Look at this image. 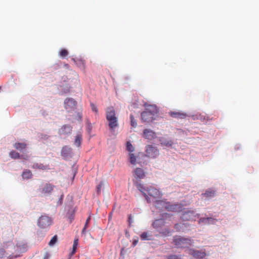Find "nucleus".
Masks as SVG:
<instances>
[{
    "mask_svg": "<svg viewBox=\"0 0 259 259\" xmlns=\"http://www.w3.org/2000/svg\"><path fill=\"white\" fill-rule=\"evenodd\" d=\"M137 189L142 193L145 197L147 203L152 202V200H156L161 198L162 194L159 190L152 187H145L139 182H136Z\"/></svg>",
    "mask_w": 259,
    "mask_h": 259,
    "instance_id": "f257e3e1",
    "label": "nucleus"
},
{
    "mask_svg": "<svg viewBox=\"0 0 259 259\" xmlns=\"http://www.w3.org/2000/svg\"><path fill=\"white\" fill-rule=\"evenodd\" d=\"M145 110L141 114L143 122H150L155 119L158 109L155 105L145 104Z\"/></svg>",
    "mask_w": 259,
    "mask_h": 259,
    "instance_id": "f03ea898",
    "label": "nucleus"
},
{
    "mask_svg": "<svg viewBox=\"0 0 259 259\" xmlns=\"http://www.w3.org/2000/svg\"><path fill=\"white\" fill-rule=\"evenodd\" d=\"M2 248L6 253L7 257L10 259L18 257V254H15V245L11 240L4 241L2 244Z\"/></svg>",
    "mask_w": 259,
    "mask_h": 259,
    "instance_id": "7ed1b4c3",
    "label": "nucleus"
},
{
    "mask_svg": "<svg viewBox=\"0 0 259 259\" xmlns=\"http://www.w3.org/2000/svg\"><path fill=\"white\" fill-rule=\"evenodd\" d=\"M173 242L177 248H189L193 245V241L190 238L181 236L174 237Z\"/></svg>",
    "mask_w": 259,
    "mask_h": 259,
    "instance_id": "20e7f679",
    "label": "nucleus"
},
{
    "mask_svg": "<svg viewBox=\"0 0 259 259\" xmlns=\"http://www.w3.org/2000/svg\"><path fill=\"white\" fill-rule=\"evenodd\" d=\"M106 119L109 122V126L111 130H114L118 126L117 117L112 107L108 108L106 112Z\"/></svg>",
    "mask_w": 259,
    "mask_h": 259,
    "instance_id": "39448f33",
    "label": "nucleus"
},
{
    "mask_svg": "<svg viewBox=\"0 0 259 259\" xmlns=\"http://www.w3.org/2000/svg\"><path fill=\"white\" fill-rule=\"evenodd\" d=\"M200 214L197 213L196 209H187L182 211L181 219L184 221H195Z\"/></svg>",
    "mask_w": 259,
    "mask_h": 259,
    "instance_id": "423d86ee",
    "label": "nucleus"
},
{
    "mask_svg": "<svg viewBox=\"0 0 259 259\" xmlns=\"http://www.w3.org/2000/svg\"><path fill=\"white\" fill-rule=\"evenodd\" d=\"M146 156L150 158H156L159 155L158 149L155 146L148 145L145 147Z\"/></svg>",
    "mask_w": 259,
    "mask_h": 259,
    "instance_id": "0eeeda50",
    "label": "nucleus"
},
{
    "mask_svg": "<svg viewBox=\"0 0 259 259\" xmlns=\"http://www.w3.org/2000/svg\"><path fill=\"white\" fill-rule=\"evenodd\" d=\"M52 223L51 218L47 215H42L39 218L37 221V225L40 228L45 229L50 227Z\"/></svg>",
    "mask_w": 259,
    "mask_h": 259,
    "instance_id": "6e6552de",
    "label": "nucleus"
},
{
    "mask_svg": "<svg viewBox=\"0 0 259 259\" xmlns=\"http://www.w3.org/2000/svg\"><path fill=\"white\" fill-rule=\"evenodd\" d=\"M64 107L67 112H70L76 109L77 102L72 98H66L64 102Z\"/></svg>",
    "mask_w": 259,
    "mask_h": 259,
    "instance_id": "1a4fd4ad",
    "label": "nucleus"
},
{
    "mask_svg": "<svg viewBox=\"0 0 259 259\" xmlns=\"http://www.w3.org/2000/svg\"><path fill=\"white\" fill-rule=\"evenodd\" d=\"M27 250V244L24 241H19L15 245V254H18V257L20 254L26 252Z\"/></svg>",
    "mask_w": 259,
    "mask_h": 259,
    "instance_id": "9d476101",
    "label": "nucleus"
},
{
    "mask_svg": "<svg viewBox=\"0 0 259 259\" xmlns=\"http://www.w3.org/2000/svg\"><path fill=\"white\" fill-rule=\"evenodd\" d=\"M158 141L162 146L172 148L174 144V140L170 138L161 137L158 138Z\"/></svg>",
    "mask_w": 259,
    "mask_h": 259,
    "instance_id": "9b49d317",
    "label": "nucleus"
},
{
    "mask_svg": "<svg viewBox=\"0 0 259 259\" xmlns=\"http://www.w3.org/2000/svg\"><path fill=\"white\" fill-rule=\"evenodd\" d=\"M61 154L65 160L69 159L73 156L72 149L68 146H65L62 148Z\"/></svg>",
    "mask_w": 259,
    "mask_h": 259,
    "instance_id": "f8f14e48",
    "label": "nucleus"
},
{
    "mask_svg": "<svg viewBox=\"0 0 259 259\" xmlns=\"http://www.w3.org/2000/svg\"><path fill=\"white\" fill-rule=\"evenodd\" d=\"M152 202L154 203L155 208L159 211L165 210L167 201L164 200H152Z\"/></svg>",
    "mask_w": 259,
    "mask_h": 259,
    "instance_id": "ddd939ff",
    "label": "nucleus"
},
{
    "mask_svg": "<svg viewBox=\"0 0 259 259\" xmlns=\"http://www.w3.org/2000/svg\"><path fill=\"white\" fill-rule=\"evenodd\" d=\"M182 205L179 204H171L169 202L167 201L165 210L168 211H180L182 210Z\"/></svg>",
    "mask_w": 259,
    "mask_h": 259,
    "instance_id": "4468645a",
    "label": "nucleus"
},
{
    "mask_svg": "<svg viewBox=\"0 0 259 259\" xmlns=\"http://www.w3.org/2000/svg\"><path fill=\"white\" fill-rule=\"evenodd\" d=\"M218 220L212 217H203L199 219L198 223L201 225H213Z\"/></svg>",
    "mask_w": 259,
    "mask_h": 259,
    "instance_id": "2eb2a0df",
    "label": "nucleus"
},
{
    "mask_svg": "<svg viewBox=\"0 0 259 259\" xmlns=\"http://www.w3.org/2000/svg\"><path fill=\"white\" fill-rule=\"evenodd\" d=\"M56 187L51 184L46 183L41 188V193L45 196L50 195Z\"/></svg>",
    "mask_w": 259,
    "mask_h": 259,
    "instance_id": "dca6fc26",
    "label": "nucleus"
},
{
    "mask_svg": "<svg viewBox=\"0 0 259 259\" xmlns=\"http://www.w3.org/2000/svg\"><path fill=\"white\" fill-rule=\"evenodd\" d=\"M143 136L145 138L151 140L156 138V134L151 130L145 129L143 131Z\"/></svg>",
    "mask_w": 259,
    "mask_h": 259,
    "instance_id": "f3484780",
    "label": "nucleus"
},
{
    "mask_svg": "<svg viewBox=\"0 0 259 259\" xmlns=\"http://www.w3.org/2000/svg\"><path fill=\"white\" fill-rule=\"evenodd\" d=\"M72 127L69 124H65L62 126L59 130V133L60 135H69L71 133Z\"/></svg>",
    "mask_w": 259,
    "mask_h": 259,
    "instance_id": "a211bd4d",
    "label": "nucleus"
},
{
    "mask_svg": "<svg viewBox=\"0 0 259 259\" xmlns=\"http://www.w3.org/2000/svg\"><path fill=\"white\" fill-rule=\"evenodd\" d=\"M216 195V191L211 189L206 190L204 193L202 194V196L205 197L206 199L209 200L213 198Z\"/></svg>",
    "mask_w": 259,
    "mask_h": 259,
    "instance_id": "6ab92c4d",
    "label": "nucleus"
},
{
    "mask_svg": "<svg viewBox=\"0 0 259 259\" xmlns=\"http://www.w3.org/2000/svg\"><path fill=\"white\" fill-rule=\"evenodd\" d=\"M192 255L197 259H202L205 255L206 253L204 251L198 250H192L191 251Z\"/></svg>",
    "mask_w": 259,
    "mask_h": 259,
    "instance_id": "aec40b11",
    "label": "nucleus"
},
{
    "mask_svg": "<svg viewBox=\"0 0 259 259\" xmlns=\"http://www.w3.org/2000/svg\"><path fill=\"white\" fill-rule=\"evenodd\" d=\"M82 140V136L80 132H78L76 135L75 137L74 145L77 148H79L81 146V142Z\"/></svg>",
    "mask_w": 259,
    "mask_h": 259,
    "instance_id": "412c9836",
    "label": "nucleus"
},
{
    "mask_svg": "<svg viewBox=\"0 0 259 259\" xmlns=\"http://www.w3.org/2000/svg\"><path fill=\"white\" fill-rule=\"evenodd\" d=\"M165 225V221L163 219L155 220L152 223V226L155 229H159L163 227Z\"/></svg>",
    "mask_w": 259,
    "mask_h": 259,
    "instance_id": "4be33fe9",
    "label": "nucleus"
},
{
    "mask_svg": "<svg viewBox=\"0 0 259 259\" xmlns=\"http://www.w3.org/2000/svg\"><path fill=\"white\" fill-rule=\"evenodd\" d=\"M140 238L142 240H153V236L148 232H144L140 235Z\"/></svg>",
    "mask_w": 259,
    "mask_h": 259,
    "instance_id": "5701e85b",
    "label": "nucleus"
},
{
    "mask_svg": "<svg viewBox=\"0 0 259 259\" xmlns=\"http://www.w3.org/2000/svg\"><path fill=\"white\" fill-rule=\"evenodd\" d=\"M70 86L67 84L60 86V89H59V94L60 95H63L68 93L70 92Z\"/></svg>",
    "mask_w": 259,
    "mask_h": 259,
    "instance_id": "b1692460",
    "label": "nucleus"
},
{
    "mask_svg": "<svg viewBox=\"0 0 259 259\" xmlns=\"http://www.w3.org/2000/svg\"><path fill=\"white\" fill-rule=\"evenodd\" d=\"M75 211V208H74L73 207H70V208L69 209L67 212V217L68 218V219L70 220V223H71L74 219Z\"/></svg>",
    "mask_w": 259,
    "mask_h": 259,
    "instance_id": "393cba45",
    "label": "nucleus"
},
{
    "mask_svg": "<svg viewBox=\"0 0 259 259\" xmlns=\"http://www.w3.org/2000/svg\"><path fill=\"white\" fill-rule=\"evenodd\" d=\"M170 116L174 118L184 119L186 117V114L180 112H171Z\"/></svg>",
    "mask_w": 259,
    "mask_h": 259,
    "instance_id": "a878e982",
    "label": "nucleus"
},
{
    "mask_svg": "<svg viewBox=\"0 0 259 259\" xmlns=\"http://www.w3.org/2000/svg\"><path fill=\"white\" fill-rule=\"evenodd\" d=\"M135 177L138 179H143L145 176V174L143 170L141 168H137L134 170Z\"/></svg>",
    "mask_w": 259,
    "mask_h": 259,
    "instance_id": "bb28decb",
    "label": "nucleus"
},
{
    "mask_svg": "<svg viewBox=\"0 0 259 259\" xmlns=\"http://www.w3.org/2000/svg\"><path fill=\"white\" fill-rule=\"evenodd\" d=\"M32 174L29 169H24L22 174L24 180H28L32 178Z\"/></svg>",
    "mask_w": 259,
    "mask_h": 259,
    "instance_id": "cd10ccee",
    "label": "nucleus"
},
{
    "mask_svg": "<svg viewBox=\"0 0 259 259\" xmlns=\"http://www.w3.org/2000/svg\"><path fill=\"white\" fill-rule=\"evenodd\" d=\"M9 156L11 158L14 159L21 158L23 157V155H20L19 153L14 150H12L10 152Z\"/></svg>",
    "mask_w": 259,
    "mask_h": 259,
    "instance_id": "c85d7f7f",
    "label": "nucleus"
},
{
    "mask_svg": "<svg viewBox=\"0 0 259 259\" xmlns=\"http://www.w3.org/2000/svg\"><path fill=\"white\" fill-rule=\"evenodd\" d=\"M26 144L24 143H16L14 145V147L20 151L25 149Z\"/></svg>",
    "mask_w": 259,
    "mask_h": 259,
    "instance_id": "c756f323",
    "label": "nucleus"
},
{
    "mask_svg": "<svg viewBox=\"0 0 259 259\" xmlns=\"http://www.w3.org/2000/svg\"><path fill=\"white\" fill-rule=\"evenodd\" d=\"M74 63L81 69H83L84 68V63L81 59H72Z\"/></svg>",
    "mask_w": 259,
    "mask_h": 259,
    "instance_id": "7c9ffc66",
    "label": "nucleus"
},
{
    "mask_svg": "<svg viewBox=\"0 0 259 259\" xmlns=\"http://www.w3.org/2000/svg\"><path fill=\"white\" fill-rule=\"evenodd\" d=\"M78 239H74L73 244L72 250L69 254L70 256L73 255L76 251L77 246L78 245Z\"/></svg>",
    "mask_w": 259,
    "mask_h": 259,
    "instance_id": "2f4dec72",
    "label": "nucleus"
},
{
    "mask_svg": "<svg viewBox=\"0 0 259 259\" xmlns=\"http://www.w3.org/2000/svg\"><path fill=\"white\" fill-rule=\"evenodd\" d=\"M130 162L131 164L135 165L136 164V157L133 153L129 154Z\"/></svg>",
    "mask_w": 259,
    "mask_h": 259,
    "instance_id": "473e14b6",
    "label": "nucleus"
},
{
    "mask_svg": "<svg viewBox=\"0 0 259 259\" xmlns=\"http://www.w3.org/2000/svg\"><path fill=\"white\" fill-rule=\"evenodd\" d=\"M130 120H131V125L134 127H136L137 125L136 120L135 119L133 115L131 114L130 116Z\"/></svg>",
    "mask_w": 259,
    "mask_h": 259,
    "instance_id": "72a5a7b5",
    "label": "nucleus"
},
{
    "mask_svg": "<svg viewBox=\"0 0 259 259\" xmlns=\"http://www.w3.org/2000/svg\"><path fill=\"white\" fill-rule=\"evenodd\" d=\"M126 150L130 152H134L135 150L134 147L133 146L130 142H126Z\"/></svg>",
    "mask_w": 259,
    "mask_h": 259,
    "instance_id": "f704fd0d",
    "label": "nucleus"
},
{
    "mask_svg": "<svg viewBox=\"0 0 259 259\" xmlns=\"http://www.w3.org/2000/svg\"><path fill=\"white\" fill-rule=\"evenodd\" d=\"M58 240V237L57 235L54 236L49 243V245L51 246L54 245Z\"/></svg>",
    "mask_w": 259,
    "mask_h": 259,
    "instance_id": "c9c22d12",
    "label": "nucleus"
},
{
    "mask_svg": "<svg viewBox=\"0 0 259 259\" xmlns=\"http://www.w3.org/2000/svg\"><path fill=\"white\" fill-rule=\"evenodd\" d=\"M104 183L101 181L99 184L97 186L96 192L98 194H100L101 192V189L103 186Z\"/></svg>",
    "mask_w": 259,
    "mask_h": 259,
    "instance_id": "e433bc0d",
    "label": "nucleus"
},
{
    "mask_svg": "<svg viewBox=\"0 0 259 259\" xmlns=\"http://www.w3.org/2000/svg\"><path fill=\"white\" fill-rule=\"evenodd\" d=\"M68 51L65 49H62L59 52V55L60 57L63 58L66 57L68 55Z\"/></svg>",
    "mask_w": 259,
    "mask_h": 259,
    "instance_id": "4c0bfd02",
    "label": "nucleus"
},
{
    "mask_svg": "<svg viewBox=\"0 0 259 259\" xmlns=\"http://www.w3.org/2000/svg\"><path fill=\"white\" fill-rule=\"evenodd\" d=\"M60 192L61 193L60 198H59V200H58L57 202V206H60L63 204V199H64V194L61 191H60Z\"/></svg>",
    "mask_w": 259,
    "mask_h": 259,
    "instance_id": "58836bf2",
    "label": "nucleus"
},
{
    "mask_svg": "<svg viewBox=\"0 0 259 259\" xmlns=\"http://www.w3.org/2000/svg\"><path fill=\"white\" fill-rule=\"evenodd\" d=\"M92 128H93V126H92L91 123L89 120H88L87 126V131L89 134H90L91 133Z\"/></svg>",
    "mask_w": 259,
    "mask_h": 259,
    "instance_id": "ea45409f",
    "label": "nucleus"
},
{
    "mask_svg": "<svg viewBox=\"0 0 259 259\" xmlns=\"http://www.w3.org/2000/svg\"><path fill=\"white\" fill-rule=\"evenodd\" d=\"M90 220H91L90 217H88V219H87L85 223V225H84V227H83V228L82 229V233H85V230H86V229L88 227V224H89Z\"/></svg>",
    "mask_w": 259,
    "mask_h": 259,
    "instance_id": "a19ab883",
    "label": "nucleus"
},
{
    "mask_svg": "<svg viewBox=\"0 0 259 259\" xmlns=\"http://www.w3.org/2000/svg\"><path fill=\"white\" fill-rule=\"evenodd\" d=\"M91 107L93 112H95L96 113L98 112V108L94 103H91Z\"/></svg>",
    "mask_w": 259,
    "mask_h": 259,
    "instance_id": "79ce46f5",
    "label": "nucleus"
},
{
    "mask_svg": "<svg viewBox=\"0 0 259 259\" xmlns=\"http://www.w3.org/2000/svg\"><path fill=\"white\" fill-rule=\"evenodd\" d=\"M167 259H181V257L179 255L171 254L168 256Z\"/></svg>",
    "mask_w": 259,
    "mask_h": 259,
    "instance_id": "37998d69",
    "label": "nucleus"
},
{
    "mask_svg": "<svg viewBox=\"0 0 259 259\" xmlns=\"http://www.w3.org/2000/svg\"><path fill=\"white\" fill-rule=\"evenodd\" d=\"M34 167L38 168L39 169H44L45 168V165H44L42 164H38V163H35L33 165Z\"/></svg>",
    "mask_w": 259,
    "mask_h": 259,
    "instance_id": "c03bdc74",
    "label": "nucleus"
},
{
    "mask_svg": "<svg viewBox=\"0 0 259 259\" xmlns=\"http://www.w3.org/2000/svg\"><path fill=\"white\" fill-rule=\"evenodd\" d=\"M4 257H7L6 256V253L5 252V250L3 248L0 249V258H3Z\"/></svg>",
    "mask_w": 259,
    "mask_h": 259,
    "instance_id": "a18cd8bd",
    "label": "nucleus"
},
{
    "mask_svg": "<svg viewBox=\"0 0 259 259\" xmlns=\"http://www.w3.org/2000/svg\"><path fill=\"white\" fill-rule=\"evenodd\" d=\"M50 257V253L48 252H46L44 255L43 259H49Z\"/></svg>",
    "mask_w": 259,
    "mask_h": 259,
    "instance_id": "49530a36",
    "label": "nucleus"
},
{
    "mask_svg": "<svg viewBox=\"0 0 259 259\" xmlns=\"http://www.w3.org/2000/svg\"><path fill=\"white\" fill-rule=\"evenodd\" d=\"M208 117L207 116L205 117V116H203L200 115V119L201 120H203V121H204L205 120H208Z\"/></svg>",
    "mask_w": 259,
    "mask_h": 259,
    "instance_id": "de8ad7c7",
    "label": "nucleus"
},
{
    "mask_svg": "<svg viewBox=\"0 0 259 259\" xmlns=\"http://www.w3.org/2000/svg\"><path fill=\"white\" fill-rule=\"evenodd\" d=\"M128 222L130 224H132L133 222L131 215H130L128 216Z\"/></svg>",
    "mask_w": 259,
    "mask_h": 259,
    "instance_id": "09e8293b",
    "label": "nucleus"
},
{
    "mask_svg": "<svg viewBox=\"0 0 259 259\" xmlns=\"http://www.w3.org/2000/svg\"><path fill=\"white\" fill-rule=\"evenodd\" d=\"M138 242V239L134 240L133 242V245L134 246H136Z\"/></svg>",
    "mask_w": 259,
    "mask_h": 259,
    "instance_id": "8fccbe9b",
    "label": "nucleus"
},
{
    "mask_svg": "<svg viewBox=\"0 0 259 259\" xmlns=\"http://www.w3.org/2000/svg\"><path fill=\"white\" fill-rule=\"evenodd\" d=\"M21 159H23V160H27L28 159V157L27 156H26V155H23V157L21 158H20Z\"/></svg>",
    "mask_w": 259,
    "mask_h": 259,
    "instance_id": "3c124183",
    "label": "nucleus"
},
{
    "mask_svg": "<svg viewBox=\"0 0 259 259\" xmlns=\"http://www.w3.org/2000/svg\"><path fill=\"white\" fill-rule=\"evenodd\" d=\"M180 226V225L179 224H175L174 228L175 229L178 230Z\"/></svg>",
    "mask_w": 259,
    "mask_h": 259,
    "instance_id": "603ef678",
    "label": "nucleus"
},
{
    "mask_svg": "<svg viewBox=\"0 0 259 259\" xmlns=\"http://www.w3.org/2000/svg\"><path fill=\"white\" fill-rule=\"evenodd\" d=\"M72 172L73 174V178H72V179L73 180L74 177H75V176L76 175V170H72Z\"/></svg>",
    "mask_w": 259,
    "mask_h": 259,
    "instance_id": "864d4df0",
    "label": "nucleus"
},
{
    "mask_svg": "<svg viewBox=\"0 0 259 259\" xmlns=\"http://www.w3.org/2000/svg\"><path fill=\"white\" fill-rule=\"evenodd\" d=\"M239 145H236L235 147V150H238L239 149Z\"/></svg>",
    "mask_w": 259,
    "mask_h": 259,
    "instance_id": "5fc2aeb1",
    "label": "nucleus"
},
{
    "mask_svg": "<svg viewBox=\"0 0 259 259\" xmlns=\"http://www.w3.org/2000/svg\"><path fill=\"white\" fill-rule=\"evenodd\" d=\"M78 116H79V118H81V116L79 115V114H78Z\"/></svg>",
    "mask_w": 259,
    "mask_h": 259,
    "instance_id": "6e6d98bb",
    "label": "nucleus"
},
{
    "mask_svg": "<svg viewBox=\"0 0 259 259\" xmlns=\"http://www.w3.org/2000/svg\"><path fill=\"white\" fill-rule=\"evenodd\" d=\"M68 259H70V256L68 258Z\"/></svg>",
    "mask_w": 259,
    "mask_h": 259,
    "instance_id": "4d7b16f0",
    "label": "nucleus"
}]
</instances>
